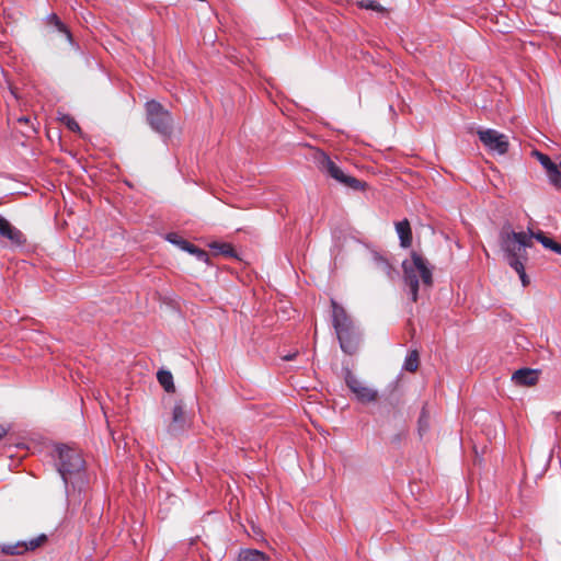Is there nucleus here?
<instances>
[{"label":"nucleus","instance_id":"obj_17","mask_svg":"<svg viewBox=\"0 0 561 561\" xmlns=\"http://www.w3.org/2000/svg\"><path fill=\"white\" fill-rule=\"evenodd\" d=\"M159 383L163 387L167 392L174 391L173 376L169 370H159L157 373Z\"/></svg>","mask_w":561,"mask_h":561},{"label":"nucleus","instance_id":"obj_31","mask_svg":"<svg viewBox=\"0 0 561 561\" xmlns=\"http://www.w3.org/2000/svg\"><path fill=\"white\" fill-rule=\"evenodd\" d=\"M559 160H560V161H559V163H558L557 165H558V168H559L560 175H561V157L559 158Z\"/></svg>","mask_w":561,"mask_h":561},{"label":"nucleus","instance_id":"obj_32","mask_svg":"<svg viewBox=\"0 0 561 561\" xmlns=\"http://www.w3.org/2000/svg\"><path fill=\"white\" fill-rule=\"evenodd\" d=\"M19 121H20V122H28V118H26V117H21Z\"/></svg>","mask_w":561,"mask_h":561},{"label":"nucleus","instance_id":"obj_29","mask_svg":"<svg viewBox=\"0 0 561 561\" xmlns=\"http://www.w3.org/2000/svg\"><path fill=\"white\" fill-rule=\"evenodd\" d=\"M296 355H297V353H289V354L283 356V359L284 360H291V359H294L296 357Z\"/></svg>","mask_w":561,"mask_h":561},{"label":"nucleus","instance_id":"obj_25","mask_svg":"<svg viewBox=\"0 0 561 561\" xmlns=\"http://www.w3.org/2000/svg\"><path fill=\"white\" fill-rule=\"evenodd\" d=\"M61 122L71 130V131H76V133H79L81 129H80V126L79 124L76 122V119L69 115H64L61 117Z\"/></svg>","mask_w":561,"mask_h":561},{"label":"nucleus","instance_id":"obj_27","mask_svg":"<svg viewBox=\"0 0 561 561\" xmlns=\"http://www.w3.org/2000/svg\"><path fill=\"white\" fill-rule=\"evenodd\" d=\"M370 254H371V259L374 261V263L379 266V267H383L385 265V260H383V256L381 254H379L377 251L375 250H369Z\"/></svg>","mask_w":561,"mask_h":561},{"label":"nucleus","instance_id":"obj_24","mask_svg":"<svg viewBox=\"0 0 561 561\" xmlns=\"http://www.w3.org/2000/svg\"><path fill=\"white\" fill-rule=\"evenodd\" d=\"M359 7L363 8V9H366V10H375V11H378L380 13L383 12V8L378 2H376L375 0H360L359 1Z\"/></svg>","mask_w":561,"mask_h":561},{"label":"nucleus","instance_id":"obj_8","mask_svg":"<svg viewBox=\"0 0 561 561\" xmlns=\"http://www.w3.org/2000/svg\"><path fill=\"white\" fill-rule=\"evenodd\" d=\"M332 305V321L337 335H343L357 328L351 317L346 313L345 309L340 306L335 300H331Z\"/></svg>","mask_w":561,"mask_h":561},{"label":"nucleus","instance_id":"obj_26","mask_svg":"<svg viewBox=\"0 0 561 561\" xmlns=\"http://www.w3.org/2000/svg\"><path fill=\"white\" fill-rule=\"evenodd\" d=\"M213 248L228 256H232L234 254L233 248L228 243L214 244Z\"/></svg>","mask_w":561,"mask_h":561},{"label":"nucleus","instance_id":"obj_15","mask_svg":"<svg viewBox=\"0 0 561 561\" xmlns=\"http://www.w3.org/2000/svg\"><path fill=\"white\" fill-rule=\"evenodd\" d=\"M512 379L520 386H534L538 381V371L529 368H523L513 374Z\"/></svg>","mask_w":561,"mask_h":561},{"label":"nucleus","instance_id":"obj_6","mask_svg":"<svg viewBox=\"0 0 561 561\" xmlns=\"http://www.w3.org/2000/svg\"><path fill=\"white\" fill-rule=\"evenodd\" d=\"M345 383L356 399L362 403H370L377 400L378 391L369 387L365 381L358 379L350 368L342 369Z\"/></svg>","mask_w":561,"mask_h":561},{"label":"nucleus","instance_id":"obj_20","mask_svg":"<svg viewBox=\"0 0 561 561\" xmlns=\"http://www.w3.org/2000/svg\"><path fill=\"white\" fill-rule=\"evenodd\" d=\"M403 368L410 373H414L419 368V353L416 351L409 353L404 360Z\"/></svg>","mask_w":561,"mask_h":561},{"label":"nucleus","instance_id":"obj_28","mask_svg":"<svg viewBox=\"0 0 561 561\" xmlns=\"http://www.w3.org/2000/svg\"><path fill=\"white\" fill-rule=\"evenodd\" d=\"M8 433V428L0 424V439H2Z\"/></svg>","mask_w":561,"mask_h":561},{"label":"nucleus","instance_id":"obj_3","mask_svg":"<svg viewBox=\"0 0 561 561\" xmlns=\"http://www.w3.org/2000/svg\"><path fill=\"white\" fill-rule=\"evenodd\" d=\"M404 282L410 288L413 301L417 299V289L420 282L430 287L432 286V270L428 267L426 260L417 253H412L410 260L402 263Z\"/></svg>","mask_w":561,"mask_h":561},{"label":"nucleus","instance_id":"obj_18","mask_svg":"<svg viewBox=\"0 0 561 561\" xmlns=\"http://www.w3.org/2000/svg\"><path fill=\"white\" fill-rule=\"evenodd\" d=\"M48 21L49 23L54 24L56 26V28L60 32V33H64L67 41L72 45L75 46L73 44V38H72V35L71 33L69 32V30L66 27V25L60 21V19L56 15V14H50L48 15Z\"/></svg>","mask_w":561,"mask_h":561},{"label":"nucleus","instance_id":"obj_5","mask_svg":"<svg viewBox=\"0 0 561 561\" xmlns=\"http://www.w3.org/2000/svg\"><path fill=\"white\" fill-rule=\"evenodd\" d=\"M147 122L158 134L170 136L173 127V119L168 110L159 102L151 100L146 103Z\"/></svg>","mask_w":561,"mask_h":561},{"label":"nucleus","instance_id":"obj_21","mask_svg":"<svg viewBox=\"0 0 561 561\" xmlns=\"http://www.w3.org/2000/svg\"><path fill=\"white\" fill-rule=\"evenodd\" d=\"M430 424H431L430 412L426 410V408H423L421 415L419 417V422H417L419 434L421 436H423L427 432V430L430 428Z\"/></svg>","mask_w":561,"mask_h":561},{"label":"nucleus","instance_id":"obj_14","mask_svg":"<svg viewBox=\"0 0 561 561\" xmlns=\"http://www.w3.org/2000/svg\"><path fill=\"white\" fill-rule=\"evenodd\" d=\"M396 233L400 240V245L403 249L410 248L412 244V230L410 222L407 219L397 221L394 224Z\"/></svg>","mask_w":561,"mask_h":561},{"label":"nucleus","instance_id":"obj_22","mask_svg":"<svg viewBox=\"0 0 561 561\" xmlns=\"http://www.w3.org/2000/svg\"><path fill=\"white\" fill-rule=\"evenodd\" d=\"M45 540H46V536L41 535L34 539H31L27 542L24 541V542H22L23 551L34 550V549L38 548Z\"/></svg>","mask_w":561,"mask_h":561},{"label":"nucleus","instance_id":"obj_9","mask_svg":"<svg viewBox=\"0 0 561 561\" xmlns=\"http://www.w3.org/2000/svg\"><path fill=\"white\" fill-rule=\"evenodd\" d=\"M188 425L184 404L182 401H178L172 410V420L168 425V432L172 435H178L183 432Z\"/></svg>","mask_w":561,"mask_h":561},{"label":"nucleus","instance_id":"obj_11","mask_svg":"<svg viewBox=\"0 0 561 561\" xmlns=\"http://www.w3.org/2000/svg\"><path fill=\"white\" fill-rule=\"evenodd\" d=\"M167 240L170 243L178 245L182 250H184V251H186V252H188L191 254H194L197 257V260H199V261L206 262L208 260V254H207L206 251H204L202 249H198L197 247H195L194 244H192L188 241L184 240L183 238H181L176 233H169L167 236Z\"/></svg>","mask_w":561,"mask_h":561},{"label":"nucleus","instance_id":"obj_10","mask_svg":"<svg viewBox=\"0 0 561 561\" xmlns=\"http://www.w3.org/2000/svg\"><path fill=\"white\" fill-rule=\"evenodd\" d=\"M533 156L537 158V160L541 163L543 169L546 170V173L548 175V179L552 185H554L558 188H561V175L558 168V163L550 160V158L537 150L533 151Z\"/></svg>","mask_w":561,"mask_h":561},{"label":"nucleus","instance_id":"obj_1","mask_svg":"<svg viewBox=\"0 0 561 561\" xmlns=\"http://www.w3.org/2000/svg\"><path fill=\"white\" fill-rule=\"evenodd\" d=\"M500 245L508 265L516 271L523 285L526 286L528 284L525 274V262L528 259L526 249L533 245L531 236L528 231L516 232L510 225H505L500 231Z\"/></svg>","mask_w":561,"mask_h":561},{"label":"nucleus","instance_id":"obj_13","mask_svg":"<svg viewBox=\"0 0 561 561\" xmlns=\"http://www.w3.org/2000/svg\"><path fill=\"white\" fill-rule=\"evenodd\" d=\"M0 234L9 239L15 245H22L26 239L24 234L12 226L4 217L0 215Z\"/></svg>","mask_w":561,"mask_h":561},{"label":"nucleus","instance_id":"obj_12","mask_svg":"<svg viewBox=\"0 0 561 561\" xmlns=\"http://www.w3.org/2000/svg\"><path fill=\"white\" fill-rule=\"evenodd\" d=\"M337 339L340 342L341 350L344 353L352 355L358 348V345L360 342V332H359L358 328H355L348 332H345L344 336L337 335Z\"/></svg>","mask_w":561,"mask_h":561},{"label":"nucleus","instance_id":"obj_16","mask_svg":"<svg viewBox=\"0 0 561 561\" xmlns=\"http://www.w3.org/2000/svg\"><path fill=\"white\" fill-rule=\"evenodd\" d=\"M268 557L257 549H241L237 561H267Z\"/></svg>","mask_w":561,"mask_h":561},{"label":"nucleus","instance_id":"obj_23","mask_svg":"<svg viewBox=\"0 0 561 561\" xmlns=\"http://www.w3.org/2000/svg\"><path fill=\"white\" fill-rule=\"evenodd\" d=\"M2 552L9 556L22 554L24 552L22 542H18L15 545H4L2 547Z\"/></svg>","mask_w":561,"mask_h":561},{"label":"nucleus","instance_id":"obj_19","mask_svg":"<svg viewBox=\"0 0 561 561\" xmlns=\"http://www.w3.org/2000/svg\"><path fill=\"white\" fill-rule=\"evenodd\" d=\"M528 234L531 236V240L537 239L547 249L553 250L557 244V242L546 237L541 231L534 232L530 228H528Z\"/></svg>","mask_w":561,"mask_h":561},{"label":"nucleus","instance_id":"obj_30","mask_svg":"<svg viewBox=\"0 0 561 561\" xmlns=\"http://www.w3.org/2000/svg\"><path fill=\"white\" fill-rule=\"evenodd\" d=\"M552 251L561 254V244L557 243Z\"/></svg>","mask_w":561,"mask_h":561},{"label":"nucleus","instance_id":"obj_2","mask_svg":"<svg viewBox=\"0 0 561 561\" xmlns=\"http://www.w3.org/2000/svg\"><path fill=\"white\" fill-rule=\"evenodd\" d=\"M51 457L55 459L56 469L62 478L66 489L72 478L80 477L84 470L82 455L72 447L57 445L51 453Z\"/></svg>","mask_w":561,"mask_h":561},{"label":"nucleus","instance_id":"obj_4","mask_svg":"<svg viewBox=\"0 0 561 561\" xmlns=\"http://www.w3.org/2000/svg\"><path fill=\"white\" fill-rule=\"evenodd\" d=\"M314 162L317 163V167L319 168V170L322 173L331 176L339 183H341L352 190H355V191L364 188L363 182H360L359 180H357L351 175L345 174L342 171V169L334 161H332L325 152H323V151L316 152Z\"/></svg>","mask_w":561,"mask_h":561},{"label":"nucleus","instance_id":"obj_7","mask_svg":"<svg viewBox=\"0 0 561 561\" xmlns=\"http://www.w3.org/2000/svg\"><path fill=\"white\" fill-rule=\"evenodd\" d=\"M481 142L492 151L504 154L508 150L507 137L494 129H484L478 131Z\"/></svg>","mask_w":561,"mask_h":561}]
</instances>
